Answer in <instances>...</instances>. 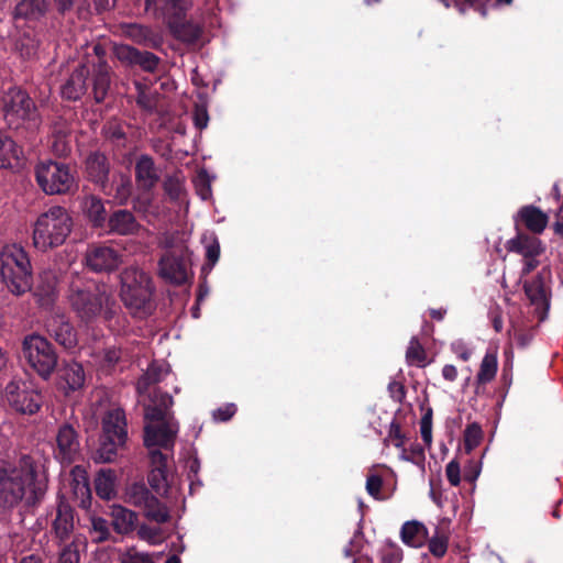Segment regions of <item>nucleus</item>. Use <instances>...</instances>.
I'll return each instance as SVG.
<instances>
[{
	"mask_svg": "<svg viewBox=\"0 0 563 563\" xmlns=\"http://www.w3.org/2000/svg\"><path fill=\"white\" fill-rule=\"evenodd\" d=\"M47 479L30 455L21 456L19 465L11 467L0 463V506L13 507L24 500L35 506L46 494Z\"/></svg>",
	"mask_w": 563,
	"mask_h": 563,
	"instance_id": "1",
	"label": "nucleus"
},
{
	"mask_svg": "<svg viewBox=\"0 0 563 563\" xmlns=\"http://www.w3.org/2000/svg\"><path fill=\"white\" fill-rule=\"evenodd\" d=\"M120 297L125 308L139 318H146L155 310L153 294L155 287L151 276L137 268L128 267L120 274Z\"/></svg>",
	"mask_w": 563,
	"mask_h": 563,
	"instance_id": "2",
	"label": "nucleus"
},
{
	"mask_svg": "<svg viewBox=\"0 0 563 563\" xmlns=\"http://www.w3.org/2000/svg\"><path fill=\"white\" fill-rule=\"evenodd\" d=\"M74 221L62 206H52L42 212L33 224L32 241L36 250L47 252L65 243L71 233Z\"/></svg>",
	"mask_w": 563,
	"mask_h": 563,
	"instance_id": "3",
	"label": "nucleus"
},
{
	"mask_svg": "<svg viewBox=\"0 0 563 563\" xmlns=\"http://www.w3.org/2000/svg\"><path fill=\"white\" fill-rule=\"evenodd\" d=\"M0 277L8 291L16 297L32 290V265L22 246L12 244L3 247L0 253Z\"/></svg>",
	"mask_w": 563,
	"mask_h": 563,
	"instance_id": "4",
	"label": "nucleus"
},
{
	"mask_svg": "<svg viewBox=\"0 0 563 563\" xmlns=\"http://www.w3.org/2000/svg\"><path fill=\"white\" fill-rule=\"evenodd\" d=\"M35 179L38 187L51 196L73 194L78 187L76 167L53 159L36 165Z\"/></svg>",
	"mask_w": 563,
	"mask_h": 563,
	"instance_id": "5",
	"label": "nucleus"
},
{
	"mask_svg": "<svg viewBox=\"0 0 563 563\" xmlns=\"http://www.w3.org/2000/svg\"><path fill=\"white\" fill-rule=\"evenodd\" d=\"M21 357L44 380L51 378L58 365V354L54 344L38 333L23 338Z\"/></svg>",
	"mask_w": 563,
	"mask_h": 563,
	"instance_id": "6",
	"label": "nucleus"
},
{
	"mask_svg": "<svg viewBox=\"0 0 563 563\" xmlns=\"http://www.w3.org/2000/svg\"><path fill=\"white\" fill-rule=\"evenodd\" d=\"M4 117L10 125H21L34 133L41 125L38 109L25 90L9 89L3 98Z\"/></svg>",
	"mask_w": 563,
	"mask_h": 563,
	"instance_id": "7",
	"label": "nucleus"
},
{
	"mask_svg": "<svg viewBox=\"0 0 563 563\" xmlns=\"http://www.w3.org/2000/svg\"><path fill=\"white\" fill-rule=\"evenodd\" d=\"M111 299L106 287L97 285L73 289L69 295V302L73 310L85 322L93 321L101 314H103L106 319H110L109 303Z\"/></svg>",
	"mask_w": 563,
	"mask_h": 563,
	"instance_id": "8",
	"label": "nucleus"
},
{
	"mask_svg": "<svg viewBox=\"0 0 563 563\" xmlns=\"http://www.w3.org/2000/svg\"><path fill=\"white\" fill-rule=\"evenodd\" d=\"M4 398L10 408L21 415H34L42 406L41 394L31 382L22 378H14L7 384Z\"/></svg>",
	"mask_w": 563,
	"mask_h": 563,
	"instance_id": "9",
	"label": "nucleus"
},
{
	"mask_svg": "<svg viewBox=\"0 0 563 563\" xmlns=\"http://www.w3.org/2000/svg\"><path fill=\"white\" fill-rule=\"evenodd\" d=\"M85 178L100 189L104 195L111 194V164L108 156L99 151H90L84 159Z\"/></svg>",
	"mask_w": 563,
	"mask_h": 563,
	"instance_id": "10",
	"label": "nucleus"
},
{
	"mask_svg": "<svg viewBox=\"0 0 563 563\" xmlns=\"http://www.w3.org/2000/svg\"><path fill=\"white\" fill-rule=\"evenodd\" d=\"M114 54L123 66L148 74L157 73L162 62L154 53L142 51L128 44L117 45Z\"/></svg>",
	"mask_w": 563,
	"mask_h": 563,
	"instance_id": "11",
	"label": "nucleus"
},
{
	"mask_svg": "<svg viewBox=\"0 0 563 563\" xmlns=\"http://www.w3.org/2000/svg\"><path fill=\"white\" fill-rule=\"evenodd\" d=\"M159 424H146L144 427V444L151 450L156 446L172 451L179 431V422L175 417L158 420Z\"/></svg>",
	"mask_w": 563,
	"mask_h": 563,
	"instance_id": "12",
	"label": "nucleus"
},
{
	"mask_svg": "<svg viewBox=\"0 0 563 563\" xmlns=\"http://www.w3.org/2000/svg\"><path fill=\"white\" fill-rule=\"evenodd\" d=\"M545 275L549 276L550 272L542 269L531 280L523 283L525 294L536 310L542 314L541 319L550 309L551 289L545 284Z\"/></svg>",
	"mask_w": 563,
	"mask_h": 563,
	"instance_id": "13",
	"label": "nucleus"
},
{
	"mask_svg": "<svg viewBox=\"0 0 563 563\" xmlns=\"http://www.w3.org/2000/svg\"><path fill=\"white\" fill-rule=\"evenodd\" d=\"M56 444L55 457L62 464H71L80 454L78 433L69 423H64L59 427L56 435Z\"/></svg>",
	"mask_w": 563,
	"mask_h": 563,
	"instance_id": "14",
	"label": "nucleus"
},
{
	"mask_svg": "<svg viewBox=\"0 0 563 563\" xmlns=\"http://www.w3.org/2000/svg\"><path fill=\"white\" fill-rule=\"evenodd\" d=\"M45 328L49 336L64 349L70 350L77 345V331L64 314H52L46 320Z\"/></svg>",
	"mask_w": 563,
	"mask_h": 563,
	"instance_id": "15",
	"label": "nucleus"
},
{
	"mask_svg": "<svg viewBox=\"0 0 563 563\" xmlns=\"http://www.w3.org/2000/svg\"><path fill=\"white\" fill-rule=\"evenodd\" d=\"M142 229L134 213L128 209H117L112 211L107 220L102 232L109 234L129 236L136 235Z\"/></svg>",
	"mask_w": 563,
	"mask_h": 563,
	"instance_id": "16",
	"label": "nucleus"
},
{
	"mask_svg": "<svg viewBox=\"0 0 563 563\" xmlns=\"http://www.w3.org/2000/svg\"><path fill=\"white\" fill-rule=\"evenodd\" d=\"M548 222V214L533 205L522 206L514 216L516 231H522V228H525L532 234H541Z\"/></svg>",
	"mask_w": 563,
	"mask_h": 563,
	"instance_id": "17",
	"label": "nucleus"
},
{
	"mask_svg": "<svg viewBox=\"0 0 563 563\" xmlns=\"http://www.w3.org/2000/svg\"><path fill=\"white\" fill-rule=\"evenodd\" d=\"M87 266L93 272H111L120 265V254L107 245H92L86 253Z\"/></svg>",
	"mask_w": 563,
	"mask_h": 563,
	"instance_id": "18",
	"label": "nucleus"
},
{
	"mask_svg": "<svg viewBox=\"0 0 563 563\" xmlns=\"http://www.w3.org/2000/svg\"><path fill=\"white\" fill-rule=\"evenodd\" d=\"M107 201L95 194H86L81 197L80 209L88 224L99 231H103L110 216L106 209Z\"/></svg>",
	"mask_w": 563,
	"mask_h": 563,
	"instance_id": "19",
	"label": "nucleus"
},
{
	"mask_svg": "<svg viewBox=\"0 0 563 563\" xmlns=\"http://www.w3.org/2000/svg\"><path fill=\"white\" fill-rule=\"evenodd\" d=\"M57 276L51 269L42 271L32 286L33 296L41 308L49 309L57 299Z\"/></svg>",
	"mask_w": 563,
	"mask_h": 563,
	"instance_id": "20",
	"label": "nucleus"
},
{
	"mask_svg": "<svg viewBox=\"0 0 563 563\" xmlns=\"http://www.w3.org/2000/svg\"><path fill=\"white\" fill-rule=\"evenodd\" d=\"M151 472L147 476V482L153 490L157 494H166L169 487L168 484V454L163 453L159 449L150 451Z\"/></svg>",
	"mask_w": 563,
	"mask_h": 563,
	"instance_id": "21",
	"label": "nucleus"
},
{
	"mask_svg": "<svg viewBox=\"0 0 563 563\" xmlns=\"http://www.w3.org/2000/svg\"><path fill=\"white\" fill-rule=\"evenodd\" d=\"M136 187L142 192H152L161 180L158 168L152 156L142 154L134 166Z\"/></svg>",
	"mask_w": 563,
	"mask_h": 563,
	"instance_id": "22",
	"label": "nucleus"
},
{
	"mask_svg": "<svg viewBox=\"0 0 563 563\" xmlns=\"http://www.w3.org/2000/svg\"><path fill=\"white\" fill-rule=\"evenodd\" d=\"M90 68L86 64L78 65L60 87L63 99L68 101L79 100L88 91Z\"/></svg>",
	"mask_w": 563,
	"mask_h": 563,
	"instance_id": "23",
	"label": "nucleus"
},
{
	"mask_svg": "<svg viewBox=\"0 0 563 563\" xmlns=\"http://www.w3.org/2000/svg\"><path fill=\"white\" fill-rule=\"evenodd\" d=\"M75 527V509L64 499L59 498L56 507V516L52 522V532L60 542H67Z\"/></svg>",
	"mask_w": 563,
	"mask_h": 563,
	"instance_id": "24",
	"label": "nucleus"
},
{
	"mask_svg": "<svg viewBox=\"0 0 563 563\" xmlns=\"http://www.w3.org/2000/svg\"><path fill=\"white\" fill-rule=\"evenodd\" d=\"M101 434L107 439L112 438L117 443H125L128 440V423L122 408L108 410L101 420Z\"/></svg>",
	"mask_w": 563,
	"mask_h": 563,
	"instance_id": "25",
	"label": "nucleus"
},
{
	"mask_svg": "<svg viewBox=\"0 0 563 563\" xmlns=\"http://www.w3.org/2000/svg\"><path fill=\"white\" fill-rule=\"evenodd\" d=\"M173 397L159 388H155L151 395V404L144 408V418L147 421L166 420L174 416L172 407Z\"/></svg>",
	"mask_w": 563,
	"mask_h": 563,
	"instance_id": "26",
	"label": "nucleus"
},
{
	"mask_svg": "<svg viewBox=\"0 0 563 563\" xmlns=\"http://www.w3.org/2000/svg\"><path fill=\"white\" fill-rule=\"evenodd\" d=\"M536 235L517 231L516 236L507 241L506 249L508 252L517 253L522 257L540 256L544 253L545 245Z\"/></svg>",
	"mask_w": 563,
	"mask_h": 563,
	"instance_id": "27",
	"label": "nucleus"
},
{
	"mask_svg": "<svg viewBox=\"0 0 563 563\" xmlns=\"http://www.w3.org/2000/svg\"><path fill=\"white\" fill-rule=\"evenodd\" d=\"M22 147L4 132H0V168L18 170L22 167Z\"/></svg>",
	"mask_w": 563,
	"mask_h": 563,
	"instance_id": "28",
	"label": "nucleus"
},
{
	"mask_svg": "<svg viewBox=\"0 0 563 563\" xmlns=\"http://www.w3.org/2000/svg\"><path fill=\"white\" fill-rule=\"evenodd\" d=\"M93 99L97 103L106 100L111 86V67L104 60H99L90 69Z\"/></svg>",
	"mask_w": 563,
	"mask_h": 563,
	"instance_id": "29",
	"label": "nucleus"
},
{
	"mask_svg": "<svg viewBox=\"0 0 563 563\" xmlns=\"http://www.w3.org/2000/svg\"><path fill=\"white\" fill-rule=\"evenodd\" d=\"M70 488L78 506L88 508L91 504V489L87 471L81 465H75L70 471Z\"/></svg>",
	"mask_w": 563,
	"mask_h": 563,
	"instance_id": "30",
	"label": "nucleus"
},
{
	"mask_svg": "<svg viewBox=\"0 0 563 563\" xmlns=\"http://www.w3.org/2000/svg\"><path fill=\"white\" fill-rule=\"evenodd\" d=\"M48 11L47 0H20L13 11L15 20L38 22Z\"/></svg>",
	"mask_w": 563,
	"mask_h": 563,
	"instance_id": "31",
	"label": "nucleus"
},
{
	"mask_svg": "<svg viewBox=\"0 0 563 563\" xmlns=\"http://www.w3.org/2000/svg\"><path fill=\"white\" fill-rule=\"evenodd\" d=\"M161 276L177 286L184 285L187 279V269L185 263L177 257L164 256L159 261Z\"/></svg>",
	"mask_w": 563,
	"mask_h": 563,
	"instance_id": "32",
	"label": "nucleus"
},
{
	"mask_svg": "<svg viewBox=\"0 0 563 563\" xmlns=\"http://www.w3.org/2000/svg\"><path fill=\"white\" fill-rule=\"evenodd\" d=\"M124 35L140 45L157 48L162 38L148 26L137 23H128L122 26Z\"/></svg>",
	"mask_w": 563,
	"mask_h": 563,
	"instance_id": "33",
	"label": "nucleus"
},
{
	"mask_svg": "<svg viewBox=\"0 0 563 563\" xmlns=\"http://www.w3.org/2000/svg\"><path fill=\"white\" fill-rule=\"evenodd\" d=\"M130 125L118 119L108 120L102 126L103 139L115 148H125L129 143L128 131Z\"/></svg>",
	"mask_w": 563,
	"mask_h": 563,
	"instance_id": "34",
	"label": "nucleus"
},
{
	"mask_svg": "<svg viewBox=\"0 0 563 563\" xmlns=\"http://www.w3.org/2000/svg\"><path fill=\"white\" fill-rule=\"evenodd\" d=\"M188 0H163L158 18H163L170 29L187 18Z\"/></svg>",
	"mask_w": 563,
	"mask_h": 563,
	"instance_id": "35",
	"label": "nucleus"
},
{
	"mask_svg": "<svg viewBox=\"0 0 563 563\" xmlns=\"http://www.w3.org/2000/svg\"><path fill=\"white\" fill-rule=\"evenodd\" d=\"M400 537L405 544L412 548H421L427 543L428 529L417 520L407 521L401 527Z\"/></svg>",
	"mask_w": 563,
	"mask_h": 563,
	"instance_id": "36",
	"label": "nucleus"
},
{
	"mask_svg": "<svg viewBox=\"0 0 563 563\" xmlns=\"http://www.w3.org/2000/svg\"><path fill=\"white\" fill-rule=\"evenodd\" d=\"M112 527L119 534H128L134 530L137 516L134 511L121 506L111 507Z\"/></svg>",
	"mask_w": 563,
	"mask_h": 563,
	"instance_id": "37",
	"label": "nucleus"
},
{
	"mask_svg": "<svg viewBox=\"0 0 563 563\" xmlns=\"http://www.w3.org/2000/svg\"><path fill=\"white\" fill-rule=\"evenodd\" d=\"M60 379L65 382L69 391H76L84 387L85 371L80 363L75 361L65 363L60 369Z\"/></svg>",
	"mask_w": 563,
	"mask_h": 563,
	"instance_id": "38",
	"label": "nucleus"
},
{
	"mask_svg": "<svg viewBox=\"0 0 563 563\" xmlns=\"http://www.w3.org/2000/svg\"><path fill=\"white\" fill-rule=\"evenodd\" d=\"M115 479L117 475L113 470L102 468L100 470L95 477V490L96 494L106 500H110L117 494L115 492Z\"/></svg>",
	"mask_w": 563,
	"mask_h": 563,
	"instance_id": "39",
	"label": "nucleus"
},
{
	"mask_svg": "<svg viewBox=\"0 0 563 563\" xmlns=\"http://www.w3.org/2000/svg\"><path fill=\"white\" fill-rule=\"evenodd\" d=\"M169 30L176 38L189 44L196 43L202 35V27L198 23L187 20V18Z\"/></svg>",
	"mask_w": 563,
	"mask_h": 563,
	"instance_id": "40",
	"label": "nucleus"
},
{
	"mask_svg": "<svg viewBox=\"0 0 563 563\" xmlns=\"http://www.w3.org/2000/svg\"><path fill=\"white\" fill-rule=\"evenodd\" d=\"M125 443H117L112 438L107 439L106 435L100 434L98 448L93 452V460L100 463L113 462L118 455V451L124 446Z\"/></svg>",
	"mask_w": 563,
	"mask_h": 563,
	"instance_id": "41",
	"label": "nucleus"
},
{
	"mask_svg": "<svg viewBox=\"0 0 563 563\" xmlns=\"http://www.w3.org/2000/svg\"><path fill=\"white\" fill-rule=\"evenodd\" d=\"M40 40L29 32L21 34L14 44V51L24 60H32L37 57Z\"/></svg>",
	"mask_w": 563,
	"mask_h": 563,
	"instance_id": "42",
	"label": "nucleus"
},
{
	"mask_svg": "<svg viewBox=\"0 0 563 563\" xmlns=\"http://www.w3.org/2000/svg\"><path fill=\"white\" fill-rule=\"evenodd\" d=\"M498 361L496 350H488L479 365V371L476 375V382L479 385H486L490 383L497 373Z\"/></svg>",
	"mask_w": 563,
	"mask_h": 563,
	"instance_id": "43",
	"label": "nucleus"
},
{
	"mask_svg": "<svg viewBox=\"0 0 563 563\" xmlns=\"http://www.w3.org/2000/svg\"><path fill=\"white\" fill-rule=\"evenodd\" d=\"M141 508L147 519L157 523H165L169 520L168 509L154 495Z\"/></svg>",
	"mask_w": 563,
	"mask_h": 563,
	"instance_id": "44",
	"label": "nucleus"
},
{
	"mask_svg": "<svg viewBox=\"0 0 563 563\" xmlns=\"http://www.w3.org/2000/svg\"><path fill=\"white\" fill-rule=\"evenodd\" d=\"M51 150L57 157H67L71 153L70 135L66 130L54 129Z\"/></svg>",
	"mask_w": 563,
	"mask_h": 563,
	"instance_id": "45",
	"label": "nucleus"
},
{
	"mask_svg": "<svg viewBox=\"0 0 563 563\" xmlns=\"http://www.w3.org/2000/svg\"><path fill=\"white\" fill-rule=\"evenodd\" d=\"M163 189L170 200L177 201L181 199L185 192L184 176L180 172L167 175L163 181Z\"/></svg>",
	"mask_w": 563,
	"mask_h": 563,
	"instance_id": "46",
	"label": "nucleus"
},
{
	"mask_svg": "<svg viewBox=\"0 0 563 563\" xmlns=\"http://www.w3.org/2000/svg\"><path fill=\"white\" fill-rule=\"evenodd\" d=\"M406 362L410 366L426 367L427 353L417 336H412L406 351Z\"/></svg>",
	"mask_w": 563,
	"mask_h": 563,
	"instance_id": "47",
	"label": "nucleus"
},
{
	"mask_svg": "<svg viewBox=\"0 0 563 563\" xmlns=\"http://www.w3.org/2000/svg\"><path fill=\"white\" fill-rule=\"evenodd\" d=\"M168 374V369L161 364L153 362L147 367L143 377L139 382V388L142 386L155 385L163 380V378Z\"/></svg>",
	"mask_w": 563,
	"mask_h": 563,
	"instance_id": "48",
	"label": "nucleus"
},
{
	"mask_svg": "<svg viewBox=\"0 0 563 563\" xmlns=\"http://www.w3.org/2000/svg\"><path fill=\"white\" fill-rule=\"evenodd\" d=\"M483 440V430L477 422L470 423L464 431V449L471 453Z\"/></svg>",
	"mask_w": 563,
	"mask_h": 563,
	"instance_id": "49",
	"label": "nucleus"
},
{
	"mask_svg": "<svg viewBox=\"0 0 563 563\" xmlns=\"http://www.w3.org/2000/svg\"><path fill=\"white\" fill-rule=\"evenodd\" d=\"M427 542L429 551L433 556L443 558L445 555L449 545V538L441 534L438 528H435V533L431 538L428 537Z\"/></svg>",
	"mask_w": 563,
	"mask_h": 563,
	"instance_id": "50",
	"label": "nucleus"
},
{
	"mask_svg": "<svg viewBox=\"0 0 563 563\" xmlns=\"http://www.w3.org/2000/svg\"><path fill=\"white\" fill-rule=\"evenodd\" d=\"M220 257V243L217 236L206 245V263L201 268V274H209Z\"/></svg>",
	"mask_w": 563,
	"mask_h": 563,
	"instance_id": "51",
	"label": "nucleus"
},
{
	"mask_svg": "<svg viewBox=\"0 0 563 563\" xmlns=\"http://www.w3.org/2000/svg\"><path fill=\"white\" fill-rule=\"evenodd\" d=\"M152 493L143 483H134L128 489V497L131 504L142 507L151 497Z\"/></svg>",
	"mask_w": 563,
	"mask_h": 563,
	"instance_id": "52",
	"label": "nucleus"
},
{
	"mask_svg": "<svg viewBox=\"0 0 563 563\" xmlns=\"http://www.w3.org/2000/svg\"><path fill=\"white\" fill-rule=\"evenodd\" d=\"M91 533L95 534L93 541L102 543L110 538L109 523L101 517H93L91 519Z\"/></svg>",
	"mask_w": 563,
	"mask_h": 563,
	"instance_id": "53",
	"label": "nucleus"
},
{
	"mask_svg": "<svg viewBox=\"0 0 563 563\" xmlns=\"http://www.w3.org/2000/svg\"><path fill=\"white\" fill-rule=\"evenodd\" d=\"M194 183L196 192L202 200H208L209 198H211V181L206 170L199 172Z\"/></svg>",
	"mask_w": 563,
	"mask_h": 563,
	"instance_id": "54",
	"label": "nucleus"
},
{
	"mask_svg": "<svg viewBox=\"0 0 563 563\" xmlns=\"http://www.w3.org/2000/svg\"><path fill=\"white\" fill-rule=\"evenodd\" d=\"M401 459L416 465L423 464L426 459L424 450L419 443H413L409 449V454L405 448L401 450Z\"/></svg>",
	"mask_w": 563,
	"mask_h": 563,
	"instance_id": "55",
	"label": "nucleus"
},
{
	"mask_svg": "<svg viewBox=\"0 0 563 563\" xmlns=\"http://www.w3.org/2000/svg\"><path fill=\"white\" fill-rule=\"evenodd\" d=\"M187 477L190 481V490H192L196 486H202V482L198 478V473L200 471V461L197 456L190 457L187 462Z\"/></svg>",
	"mask_w": 563,
	"mask_h": 563,
	"instance_id": "56",
	"label": "nucleus"
},
{
	"mask_svg": "<svg viewBox=\"0 0 563 563\" xmlns=\"http://www.w3.org/2000/svg\"><path fill=\"white\" fill-rule=\"evenodd\" d=\"M388 438L393 440V444L397 449L402 450L405 448L406 435L401 431V426L396 419H394L389 424Z\"/></svg>",
	"mask_w": 563,
	"mask_h": 563,
	"instance_id": "57",
	"label": "nucleus"
},
{
	"mask_svg": "<svg viewBox=\"0 0 563 563\" xmlns=\"http://www.w3.org/2000/svg\"><path fill=\"white\" fill-rule=\"evenodd\" d=\"M194 124L198 130H203L208 126L209 114L206 104H195L192 113Z\"/></svg>",
	"mask_w": 563,
	"mask_h": 563,
	"instance_id": "58",
	"label": "nucleus"
},
{
	"mask_svg": "<svg viewBox=\"0 0 563 563\" xmlns=\"http://www.w3.org/2000/svg\"><path fill=\"white\" fill-rule=\"evenodd\" d=\"M122 563H154V561L150 554L139 552L132 548L123 555Z\"/></svg>",
	"mask_w": 563,
	"mask_h": 563,
	"instance_id": "59",
	"label": "nucleus"
},
{
	"mask_svg": "<svg viewBox=\"0 0 563 563\" xmlns=\"http://www.w3.org/2000/svg\"><path fill=\"white\" fill-rule=\"evenodd\" d=\"M383 487V478L380 475L371 474L366 479V490L375 499L379 498L380 489Z\"/></svg>",
	"mask_w": 563,
	"mask_h": 563,
	"instance_id": "60",
	"label": "nucleus"
},
{
	"mask_svg": "<svg viewBox=\"0 0 563 563\" xmlns=\"http://www.w3.org/2000/svg\"><path fill=\"white\" fill-rule=\"evenodd\" d=\"M445 473L449 483L452 486H459L461 483V468L460 464L456 460H452L446 464Z\"/></svg>",
	"mask_w": 563,
	"mask_h": 563,
	"instance_id": "61",
	"label": "nucleus"
},
{
	"mask_svg": "<svg viewBox=\"0 0 563 563\" xmlns=\"http://www.w3.org/2000/svg\"><path fill=\"white\" fill-rule=\"evenodd\" d=\"M153 202V191L142 192L133 200V209L139 212H146Z\"/></svg>",
	"mask_w": 563,
	"mask_h": 563,
	"instance_id": "62",
	"label": "nucleus"
},
{
	"mask_svg": "<svg viewBox=\"0 0 563 563\" xmlns=\"http://www.w3.org/2000/svg\"><path fill=\"white\" fill-rule=\"evenodd\" d=\"M132 192V181L130 178L124 177L121 179L120 185H118L115 190V197L120 200L121 203H124Z\"/></svg>",
	"mask_w": 563,
	"mask_h": 563,
	"instance_id": "63",
	"label": "nucleus"
},
{
	"mask_svg": "<svg viewBox=\"0 0 563 563\" xmlns=\"http://www.w3.org/2000/svg\"><path fill=\"white\" fill-rule=\"evenodd\" d=\"M79 552L70 545H66L59 554V563H78Z\"/></svg>",
	"mask_w": 563,
	"mask_h": 563,
	"instance_id": "64",
	"label": "nucleus"
}]
</instances>
